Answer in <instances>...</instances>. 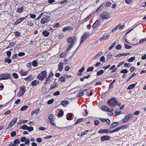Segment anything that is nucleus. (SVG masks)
Wrapping results in <instances>:
<instances>
[{"label":"nucleus","mask_w":146,"mask_h":146,"mask_svg":"<svg viewBox=\"0 0 146 146\" xmlns=\"http://www.w3.org/2000/svg\"><path fill=\"white\" fill-rule=\"evenodd\" d=\"M71 28V27L70 26H68V27L63 28L62 30L63 31L65 32L67 31L68 30H70Z\"/></svg>","instance_id":"nucleus-35"},{"label":"nucleus","mask_w":146,"mask_h":146,"mask_svg":"<svg viewBox=\"0 0 146 146\" xmlns=\"http://www.w3.org/2000/svg\"><path fill=\"white\" fill-rule=\"evenodd\" d=\"M115 80H113L112 82H111L109 86V88H112L113 87V84L115 82Z\"/></svg>","instance_id":"nucleus-42"},{"label":"nucleus","mask_w":146,"mask_h":146,"mask_svg":"<svg viewBox=\"0 0 146 146\" xmlns=\"http://www.w3.org/2000/svg\"><path fill=\"white\" fill-rule=\"evenodd\" d=\"M136 84H132L130 85L127 88V89L128 90L132 89V88H134L135 87V86Z\"/></svg>","instance_id":"nucleus-30"},{"label":"nucleus","mask_w":146,"mask_h":146,"mask_svg":"<svg viewBox=\"0 0 146 146\" xmlns=\"http://www.w3.org/2000/svg\"><path fill=\"white\" fill-rule=\"evenodd\" d=\"M27 130L29 131H31L33 130L34 129L33 127L32 126H28Z\"/></svg>","instance_id":"nucleus-51"},{"label":"nucleus","mask_w":146,"mask_h":146,"mask_svg":"<svg viewBox=\"0 0 146 146\" xmlns=\"http://www.w3.org/2000/svg\"><path fill=\"white\" fill-rule=\"evenodd\" d=\"M72 113H68L67 115L66 119L69 120H71L72 118Z\"/></svg>","instance_id":"nucleus-24"},{"label":"nucleus","mask_w":146,"mask_h":146,"mask_svg":"<svg viewBox=\"0 0 146 146\" xmlns=\"http://www.w3.org/2000/svg\"><path fill=\"white\" fill-rule=\"evenodd\" d=\"M16 132L15 131H14L11 133V136L12 137H14L16 135Z\"/></svg>","instance_id":"nucleus-62"},{"label":"nucleus","mask_w":146,"mask_h":146,"mask_svg":"<svg viewBox=\"0 0 146 146\" xmlns=\"http://www.w3.org/2000/svg\"><path fill=\"white\" fill-rule=\"evenodd\" d=\"M46 78V80L44 84V85H46L48 83H50L51 82L52 80L50 79V78L47 77Z\"/></svg>","instance_id":"nucleus-25"},{"label":"nucleus","mask_w":146,"mask_h":146,"mask_svg":"<svg viewBox=\"0 0 146 146\" xmlns=\"http://www.w3.org/2000/svg\"><path fill=\"white\" fill-rule=\"evenodd\" d=\"M11 76L10 74L8 73L5 74V75L3 77L0 78V80H7L10 78Z\"/></svg>","instance_id":"nucleus-8"},{"label":"nucleus","mask_w":146,"mask_h":146,"mask_svg":"<svg viewBox=\"0 0 146 146\" xmlns=\"http://www.w3.org/2000/svg\"><path fill=\"white\" fill-rule=\"evenodd\" d=\"M90 33L89 32H86L82 35L81 38L80 43L84 41L88 37Z\"/></svg>","instance_id":"nucleus-5"},{"label":"nucleus","mask_w":146,"mask_h":146,"mask_svg":"<svg viewBox=\"0 0 146 146\" xmlns=\"http://www.w3.org/2000/svg\"><path fill=\"white\" fill-rule=\"evenodd\" d=\"M101 109L103 111H107V109H108V107L106 106H104L102 107Z\"/></svg>","instance_id":"nucleus-38"},{"label":"nucleus","mask_w":146,"mask_h":146,"mask_svg":"<svg viewBox=\"0 0 146 146\" xmlns=\"http://www.w3.org/2000/svg\"><path fill=\"white\" fill-rule=\"evenodd\" d=\"M17 42H15V43L14 42H11L10 43V44L6 48H10L11 47H12V46H13L15 45V43H16Z\"/></svg>","instance_id":"nucleus-41"},{"label":"nucleus","mask_w":146,"mask_h":146,"mask_svg":"<svg viewBox=\"0 0 146 146\" xmlns=\"http://www.w3.org/2000/svg\"><path fill=\"white\" fill-rule=\"evenodd\" d=\"M137 73H135V72H134L133 74L130 76L129 78H127L126 80V81L127 82L128 81L132 78L135 75H137Z\"/></svg>","instance_id":"nucleus-32"},{"label":"nucleus","mask_w":146,"mask_h":146,"mask_svg":"<svg viewBox=\"0 0 146 146\" xmlns=\"http://www.w3.org/2000/svg\"><path fill=\"white\" fill-rule=\"evenodd\" d=\"M135 57H131L130 58L128 59L127 61L129 62H132L135 59Z\"/></svg>","instance_id":"nucleus-45"},{"label":"nucleus","mask_w":146,"mask_h":146,"mask_svg":"<svg viewBox=\"0 0 146 146\" xmlns=\"http://www.w3.org/2000/svg\"><path fill=\"white\" fill-rule=\"evenodd\" d=\"M129 119V118H128L127 116V115H126L122 119V121L123 122H127Z\"/></svg>","instance_id":"nucleus-33"},{"label":"nucleus","mask_w":146,"mask_h":146,"mask_svg":"<svg viewBox=\"0 0 146 146\" xmlns=\"http://www.w3.org/2000/svg\"><path fill=\"white\" fill-rule=\"evenodd\" d=\"M29 15L30 16V17H31V19H34L36 17V15H35L30 14Z\"/></svg>","instance_id":"nucleus-63"},{"label":"nucleus","mask_w":146,"mask_h":146,"mask_svg":"<svg viewBox=\"0 0 146 146\" xmlns=\"http://www.w3.org/2000/svg\"><path fill=\"white\" fill-rule=\"evenodd\" d=\"M11 60L9 58H6L5 60V62H7L9 64L11 63Z\"/></svg>","instance_id":"nucleus-36"},{"label":"nucleus","mask_w":146,"mask_h":146,"mask_svg":"<svg viewBox=\"0 0 146 146\" xmlns=\"http://www.w3.org/2000/svg\"><path fill=\"white\" fill-rule=\"evenodd\" d=\"M54 74L51 71L50 72V74L47 77L49 78H52Z\"/></svg>","instance_id":"nucleus-49"},{"label":"nucleus","mask_w":146,"mask_h":146,"mask_svg":"<svg viewBox=\"0 0 146 146\" xmlns=\"http://www.w3.org/2000/svg\"><path fill=\"white\" fill-rule=\"evenodd\" d=\"M100 19L97 20L94 23V24L92 25V27L94 28H95L96 27H98V24L100 22Z\"/></svg>","instance_id":"nucleus-13"},{"label":"nucleus","mask_w":146,"mask_h":146,"mask_svg":"<svg viewBox=\"0 0 146 146\" xmlns=\"http://www.w3.org/2000/svg\"><path fill=\"white\" fill-rule=\"evenodd\" d=\"M39 81L38 80H35L31 83V85L34 86H36L39 84Z\"/></svg>","instance_id":"nucleus-17"},{"label":"nucleus","mask_w":146,"mask_h":146,"mask_svg":"<svg viewBox=\"0 0 146 146\" xmlns=\"http://www.w3.org/2000/svg\"><path fill=\"white\" fill-rule=\"evenodd\" d=\"M12 75L14 77V78L15 79H17L18 78V75L16 73H13Z\"/></svg>","instance_id":"nucleus-50"},{"label":"nucleus","mask_w":146,"mask_h":146,"mask_svg":"<svg viewBox=\"0 0 146 146\" xmlns=\"http://www.w3.org/2000/svg\"><path fill=\"white\" fill-rule=\"evenodd\" d=\"M63 114H64L63 111H62V110H60V111H59V112L58 113V117H60L62 116L63 115Z\"/></svg>","instance_id":"nucleus-31"},{"label":"nucleus","mask_w":146,"mask_h":146,"mask_svg":"<svg viewBox=\"0 0 146 146\" xmlns=\"http://www.w3.org/2000/svg\"><path fill=\"white\" fill-rule=\"evenodd\" d=\"M77 40V37L74 36L70 37L67 39V42L69 43H71L70 44H68L67 45V50L66 51L67 52L71 49Z\"/></svg>","instance_id":"nucleus-1"},{"label":"nucleus","mask_w":146,"mask_h":146,"mask_svg":"<svg viewBox=\"0 0 146 146\" xmlns=\"http://www.w3.org/2000/svg\"><path fill=\"white\" fill-rule=\"evenodd\" d=\"M54 102V100L53 99L50 100H48L47 102L48 104H52Z\"/></svg>","instance_id":"nucleus-58"},{"label":"nucleus","mask_w":146,"mask_h":146,"mask_svg":"<svg viewBox=\"0 0 146 146\" xmlns=\"http://www.w3.org/2000/svg\"><path fill=\"white\" fill-rule=\"evenodd\" d=\"M20 143L19 139H17L13 141V144L16 146H18Z\"/></svg>","instance_id":"nucleus-16"},{"label":"nucleus","mask_w":146,"mask_h":146,"mask_svg":"<svg viewBox=\"0 0 146 146\" xmlns=\"http://www.w3.org/2000/svg\"><path fill=\"white\" fill-rule=\"evenodd\" d=\"M47 72L46 70L42 71L37 76V78L40 80H43L46 78Z\"/></svg>","instance_id":"nucleus-3"},{"label":"nucleus","mask_w":146,"mask_h":146,"mask_svg":"<svg viewBox=\"0 0 146 146\" xmlns=\"http://www.w3.org/2000/svg\"><path fill=\"white\" fill-rule=\"evenodd\" d=\"M20 72L22 76L26 75L28 74L27 72L25 71L23 69L21 70Z\"/></svg>","instance_id":"nucleus-29"},{"label":"nucleus","mask_w":146,"mask_h":146,"mask_svg":"<svg viewBox=\"0 0 146 146\" xmlns=\"http://www.w3.org/2000/svg\"><path fill=\"white\" fill-rule=\"evenodd\" d=\"M130 54V53L129 52H127L126 53H122V54H118L115 57H121L122 56H127V55H128Z\"/></svg>","instance_id":"nucleus-21"},{"label":"nucleus","mask_w":146,"mask_h":146,"mask_svg":"<svg viewBox=\"0 0 146 146\" xmlns=\"http://www.w3.org/2000/svg\"><path fill=\"white\" fill-rule=\"evenodd\" d=\"M51 19L50 16H46L43 18L40 21L41 24H44L50 21Z\"/></svg>","instance_id":"nucleus-4"},{"label":"nucleus","mask_w":146,"mask_h":146,"mask_svg":"<svg viewBox=\"0 0 146 146\" xmlns=\"http://www.w3.org/2000/svg\"><path fill=\"white\" fill-rule=\"evenodd\" d=\"M20 90L21 91V92H23V93H25L26 91L25 90V87L24 86H23L20 87Z\"/></svg>","instance_id":"nucleus-28"},{"label":"nucleus","mask_w":146,"mask_h":146,"mask_svg":"<svg viewBox=\"0 0 146 146\" xmlns=\"http://www.w3.org/2000/svg\"><path fill=\"white\" fill-rule=\"evenodd\" d=\"M110 14L107 12H104L100 15V18L102 20L108 19L110 18Z\"/></svg>","instance_id":"nucleus-2"},{"label":"nucleus","mask_w":146,"mask_h":146,"mask_svg":"<svg viewBox=\"0 0 146 146\" xmlns=\"http://www.w3.org/2000/svg\"><path fill=\"white\" fill-rule=\"evenodd\" d=\"M100 61L103 62H105V57L104 56H103L100 58Z\"/></svg>","instance_id":"nucleus-55"},{"label":"nucleus","mask_w":146,"mask_h":146,"mask_svg":"<svg viewBox=\"0 0 146 146\" xmlns=\"http://www.w3.org/2000/svg\"><path fill=\"white\" fill-rule=\"evenodd\" d=\"M84 94V92L81 90L79 91V92L77 94V97H80L81 96H83Z\"/></svg>","instance_id":"nucleus-18"},{"label":"nucleus","mask_w":146,"mask_h":146,"mask_svg":"<svg viewBox=\"0 0 146 146\" xmlns=\"http://www.w3.org/2000/svg\"><path fill=\"white\" fill-rule=\"evenodd\" d=\"M118 124V123L117 122H114V123H113L111 124L110 129H111L114 127Z\"/></svg>","instance_id":"nucleus-26"},{"label":"nucleus","mask_w":146,"mask_h":146,"mask_svg":"<svg viewBox=\"0 0 146 146\" xmlns=\"http://www.w3.org/2000/svg\"><path fill=\"white\" fill-rule=\"evenodd\" d=\"M17 119V117H15L10 122V124L8 125V127L6 129H7L11 127L16 122Z\"/></svg>","instance_id":"nucleus-6"},{"label":"nucleus","mask_w":146,"mask_h":146,"mask_svg":"<svg viewBox=\"0 0 146 146\" xmlns=\"http://www.w3.org/2000/svg\"><path fill=\"white\" fill-rule=\"evenodd\" d=\"M28 127V126L27 125H24L21 126L20 127V129L24 130H27Z\"/></svg>","instance_id":"nucleus-34"},{"label":"nucleus","mask_w":146,"mask_h":146,"mask_svg":"<svg viewBox=\"0 0 146 146\" xmlns=\"http://www.w3.org/2000/svg\"><path fill=\"white\" fill-rule=\"evenodd\" d=\"M47 14V13L46 12H44L43 13H41L39 15V16L40 17H41L42 16H45Z\"/></svg>","instance_id":"nucleus-53"},{"label":"nucleus","mask_w":146,"mask_h":146,"mask_svg":"<svg viewBox=\"0 0 146 146\" xmlns=\"http://www.w3.org/2000/svg\"><path fill=\"white\" fill-rule=\"evenodd\" d=\"M62 105L64 107H65L68 104V101L67 100L63 101L61 103Z\"/></svg>","instance_id":"nucleus-20"},{"label":"nucleus","mask_w":146,"mask_h":146,"mask_svg":"<svg viewBox=\"0 0 146 146\" xmlns=\"http://www.w3.org/2000/svg\"><path fill=\"white\" fill-rule=\"evenodd\" d=\"M29 20L27 21L28 22V24L29 26H32L33 25V23L32 19H31V17L28 18Z\"/></svg>","instance_id":"nucleus-19"},{"label":"nucleus","mask_w":146,"mask_h":146,"mask_svg":"<svg viewBox=\"0 0 146 146\" xmlns=\"http://www.w3.org/2000/svg\"><path fill=\"white\" fill-rule=\"evenodd\" d=\"M125 45V48L126 49H130L132 48V46L129 45H128L127 44H124Z\"/></svg>","instance_id":"nucleus-60"},{"label":"nucleus","mask_w":146,"mask_h":146,"mask_svg":"<svg viewBox=\"0 0 146 146\" xmlns=\"http://www.w3.org/2000/svg\"><path fill=\"white\" fill-rule=\"evenodd\" d=\"M21 34L18 31H16L15 33V35L16 37L20 36Z\"/></svg>","instance_id":"nucleus-52"},{"label":"nucleus","mask_w":146,"mask_h":146,"mask_svg":"<svg viewBox=\"0 0 146 146\" xmlns=\"http://www.w3.org/2000/svg\"><path fill=\"white\" fill-rule=\"evenodd\" d=\"M118 101L116 100L114 102H112V104L110 105V106L111 108H114L118 105Z\"/></svg>","instance_id":"nucleus-11"},{"label":"nucleus","mask_w":146,"mask_h":146,"mask_svg":"<svg viewBox=\"0 0 146 146\" xmlns=\"http://www.w3.org/2000/svg\"><path fill=\"white\" fill-rule=\"evenodd\" d=\"M110 139V137L108 135H104L100 138V140L102 141L109 140Z\"/></svg>","instance_id":"nucleus-7"},{"label":"nucleus","mask_w":146,"mask_h":146,"mask_svg":"<svg viewBox=\"0 0 146 146\" xmlns=\"http://www.w3.org/2000/svg\"><path fill=\"white\" fill-rule=\"evenodd\" d=\"M25 53L24 52H20L18 54V56H25Z\"/></svg>","instance_id":"nucleus-54"},{"label":"nucleus","mask_w":146,"mask_h":146,"mask_svg":"<svg viewBox=\"0 0 146 146\" xmlns=\"http://www.w3.org/2000/svg\"><path fill=\"white\" fill-rule=\"evenodd\" d=\"M27 66L29 68H31L32 67V63L31 62L27 63Z\"/></svg>","instance_id":"nucleus-56"},{"label":"nucleus","mask_w":146,"mask_h":146,"mask_svg":"<svg viewBox=\"0 0 146 146\" xmlns=\"http://www.w3.org/2000/svg\"><path fill=\"white\" fill-rule=\"evenodd\" d=\"M25 144L27 145H29V142H30V140L29 139H26L25 141Z\"/></svg>","instance_id":"nucleus-57"},{"label":"nucleus","mask_w":146,"mask_h":146,"mask_svg":"<svg viewBox=\"0 0 146 146\" xmlns=\"http://www.w3.org/2000/svg\"><path fill=\"white\" fill-rule=\"evenodd\" d=\"M25 8V6H23L21 7L18 8L17 10V12L19 13H21L23 11V10Z\"/></svg>","instance_id":"nucleus-14"},{"label":"nucleus","mask_w":146,"mask_h":146,"mask_svg":"<svg viewBox=\"0 0 146 146\" xmlns=\"http://www.w3.org/2000/svg\"><path fill=\"white\" fill-rule=\"evenodd\" d=\"M115 42H114L113 43L111 44V46L108 48V50H110L112 49V48L113 47V46H115L116 44Z\"/></svg>","instance_id":"nucleus-47"},{"label":"nucleus","mask_w":146,"mask_h":146,"mask_svg":"<svg viewBox=\"0 0 146 146\" xmlns=\"http://www.w3.org/2000/svg\"><path fill=\"white\" fill-rule=\"evenodd\" d=\"M94 69V68L93 67H90L87 69V72H88L90 71H92Z\"/></svg>","instance_id":"nucleus-48"},{"label":"nucleus","mask_w":146,"mask_h":146,"mask_svg":"<svg viewBox=\"0 0 146 146\" xmlns=\"http://www.w3.org/2000/svg\"><path fill=\"white\" fill-rule=\"evenodd\" d=\"M12 58L13 60H14L15 59H17L18 58V55L17 54H14L12 56Z\"/></svg>","instance_id":"nucleus-61"},{"label":"nucleus","mask_w":146,"mask_h":146,"mask_svg":"<svg viewBox=\"0 0 146 146\" xmlns=\"http://www.w3.org/2000/svg\"><path fill=\"white\" fill-rule=\"evenodd\" d=\"M28 108L27 106H23L21 109V111H23L26 110Z\"/></svg>","instance_id":"nucleus-37"},{"label":"nucleus","mask_w":146,"mask_h":146,"mask_svg":"<svg viewBox=\"0 0 146 146\" xmlns=\"http://www.w3.org/2000/svg\"><path fill=\"white\" fill-rule=\"evenodd\" d=\"M109 36L110 35H104L100 39V41L102 42L103 40L108 39L109 38Z\"/></svg>","instance_id":"nucleus-12"},{"label":"nucleus","mask_w":146,"mask_h":146,"mask_svg":"<svg viewBox=\"0 0 146 146\" xmlns=\"http://www.w3.org/2000/svg\"><path fill=\"white\" fill-rule=\"evenodd\" d=\"M109 132V129H100V130L98 131V133H108Z\"/></svg>","instance_id":"nucleus-9"},{"label":"nucleus","mask_w":146,"mask_h":146,"mask_svg":"<svg viewBox=\"0 0 146 146\" xmlns=\"http://www.w3.org/2000/svg\"><path fill=\"white\" fill-rule=\"evenodd\" d=\"M24 18H21L17 19L15 22L14 23L15 25H18L19 24H21V22L24 21Z\"/></svg>","instance_id":"nucleus-10"},{"label":"nucleus","mask_w":146,"mask_h":146,"mask_svg":"<svg viewBox=\"0 0 146 146\" xmlns=\"http://www.w3.org/2000/svg\"><path fill=\"white\" fill-rule=\"evenodd\" d=\"M11 112V111L9 110H8V111H5L4 113V115H7L10 113Z\"/></svg>","instance_id":"nucleus-64"},{"label":"nucleus","mask_w":146,"mask_h":146,"mask_svg":"<svg viewBox=\"0 0 146 146\" xmlns=\"http://www.w3.org/2000/svg\"><path fill=\"white\" fill-rule=\"evenodd\" d=\"M83 120V119L82 118H81L78 119L77 120V121L74 123V125H76L78 123L82 121Z\"/></svg>","instance_id":"nucleus-43"},{"label":"nucleus","mask_w":146,"mask_h":146,"mask_svg":"<svg viewBox=\"0 0 146 146\" xmlns=\"http://www.w3.org/2000/svg\"><path fill=\"white\" fill-rule=\"evenodd\" d=\"M104 72V71L103 70H101L99 72H98L97 73V76H99L100 75H102L103 74Z\"/></svg>","instance_id":"nucleus-46"},{"label":"nucleus","mask_w":146,"mask_h":146,"mask_svg":"<svg viewBox=\"0 0 146 146\" xmlns=\"http://www.w3.org/2000/svg\"><path fill=\"white\" fill-rule=\"evenodd\" d=\"M38 60H35L33 61L32 63V65L34 67H37L38 66V64L37 63Z\"/></svg>","instance_id":"nucleus-27"},{"label":"nucleus","mask_w":146,"mask_h":146,"mask_svg":"<svg viewBox=\"0 0 146 146\" xmlns=\"http://www.w3.org/2000/svg\"><path fill=\"white\" fill-rule=\"evenodd\" d=\"M48 119L49 121L54 120L55 119V117L52 114H50L48 117Z\"/></svg>","instance_id":"nucleus-22"},{"label":"nucleus","mask_w":146,"mask_h":146,"mask_svg":"<svg viewBox=\"0 0 146 146\" xmlns=\"http://www.w3.org/2000/svg\"><path fill=\"white\" fill-rule=\"evenodd\" d=\"M50 33L48 31H44L42 32V34L44 36L47 37L49 35Z\"/></svg>","instance_id":"nucleus-23"},{"label":"nucleus","mask_w":146,"mask_h":146,"mask_svg":"<svg viewBox=\"0 0 146 146\" xmlns=\"http://www.w3.org/2000/svg\"><path fill=\"white\" fill-rule=\"evenodd\" d=\"M112 57V53L111 52H109L108 54L107 57V58H108V59H110Z\"/></svg>","instance_id":"nucleus-40"},{"label":"nucleus","mask_w":146,"mask_h":146,"mask_svg":"<svg viewBox=\"0 0 146 146\" xmlns=\"http://www.w3.org/2000/svg\"><path fill=\"white\" fill-rule=\"evenodd\" d=\"M103 4L100 5L99 8H98L96 10V12L97 13H98L100 12L102 9V7L103 6Z\"/></svg>","instance_id":"nucleus-44"},{"label":"nucleus","mask_w":146,"mask_h":146,"mask_svg":"<svg viewBox=\"0 0 146 146\" xmlns=\"http://www.w3.org/2000/svg\"><path fill=\"white\" fill-rule=\"evenodd\" d=\"M58 80L62 82H64L65 81V78H64L62 76L59 78L58 79Z\"/></svg>","instance_id":"nucleus-39"},{"label":"nucleus","mask_w":146,"mask_h":146,"mask_svg":"<svg viewBox=\"0 0 146 146\" xmlns=\"http://www.w3.org/2000/svg\"><path fill=\"white\" fill-rule=\"evenodd\" d=\"M126 115L129 119L131 118L133 116V115L132 113L128 114Z\"/></svg>","instance_id":"nucleus-59"},{"label":"nucleus","mask_w":146,"mask_h":146,"mask_svg":"<svg viewBox=\"0 0 146 146\" xmlns=\"http://www.w3.org/2000/svg\"><path fill=\"white\" fill-rule=\"evenodd\" d=\"M63 63L62 62H60L59 63L58 65V70L60 72H61L63 68Z\"/></svg>","instance_id":"nucleus-15"}]
</instances>
